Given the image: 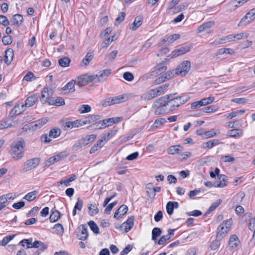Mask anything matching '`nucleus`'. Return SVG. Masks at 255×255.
<instances>
[{"instance_id":"1","label":"nucleus","mask_w":255,"mask_h":255,"mask_svg":"<svg viewBox=\"0 0 255 255\" xmlns=\"http://www.w3.org/2000/svg\"><path fill=\"white\" fill-rule=\"evenodd\" d=\"M169 96L166 95L156 100L153 105V107L156 108L154 111L155 115H163L171 112L169 106Z\"/></svg>"},{"instance_id":"2","label":"nucleus","mask_w":255,"mask_h":255,"mask_svg":"<svg viewBox=\"0 0 255 255\" xmlns=\"http://www.w3.org/2000/svg\"><path fill=\"white\" fill-rule=\"evenodd\" d=\"M24 146L25 142L22 138H19L12 142L11 145V155L13 158L19 160L23 156Z\"/></svg>"},{"instance_id":"3","label":"nucleus","mask_w":255,"mask_h":255,"mask_svg":"<svg viewBox=\"0 0 255 255\" xmlns=\"http://www.w3.org/2000/svg\"><path fill=\"white\" fill-rule=\"evenodd\" d=\"M175 94L167 95V96L170 97L169 102L171 111L176 110V108L185 103L189 99V97L188 96L183 95L179 97H175Z\"/></svg>"},{"instance_id":"4","label":"nucleus","mask_w":255,"mask_h":255,"mask_svg":"<svg viewBox=\"0 0 255 255\" xmlns=\"http://www.w3.org/2000/svg\"><path fill=\"white\" fill-rule=\"evenodd\" d=\"M40 163V159L38 157L27 160L22 166V172H27L36 168Z\"/></svg>"},{"instance_id":"5","label":"nucleus","mask_w":255,"mask_h":255,"mask_svg":"<svg viewBox=\"0 0 255 255\" xmlns=\"http://www.w3.org/2000/svg\"><path fill=\"white\" fill-rule=\"evenodd\" d=\"M191 68V63L188 60L183 61L176 68L177 75L185 76Z\"/></svg>"},{"instance_id":"6","label":"nucleus","mask_w":255,"mask_h":255,"mask_svg":"<svg viewBox=\"0 0 255 255\" xmlns=\"http://www.w3.org/2000/svg\"><path fill=\"white\" fill-rule=\"evenodd\" d=\"M134 224V217L133 216L129 217L127 220L121 225H117L116 228L120 229L121 231L124 230V232L128 233L129 232Z\"/></svg>"},{"instance_id":"7","label":"nucleus","mask_w":255,"mask_h":255,"mask_svg":"<svg viewBox=\"0 0 255 255\" xmlns=\"http://www.w3.org/2000/svg\"><path fill=\"white\" fill-rule=\"evenodd\" d=\"M117 129L114 128L113 129L109 130L107 133L104 134L101 138L97 141V145L102 147L111 138H112L117 131Z\"/></svg>"},{"instance_id":"8","label":"nucleus","mask_w":255,"mask_h":255,"mask_svg":"<svg viewBox=\"0 0 255 255\" xmlns=\"http://www.w3.org/2000/svg\"><path fill=\"white\" fill-rule=\"evenodd\" d=\"M215 100L213 97H209L206 98L201 99L200 101L193 102L190 107L191 109H195L203 106H206L213 103Z\"/></svg>"},{"instance_id":"9","label":"nucleus","mask_w":255,"mask_h":255,"mask_svg":"<svg viewBox=\"0 0 255 255\" xmlns=\"http://www.w3.org/2000/svg\"><path fill=\"white\" fill-rule=\"evenodd\" d=\"M190 46L188 45H182L173 51L172 53L167 56V57L169 59H172L179 55L185 54L190 51Z\"/></svg>"},{"instance_id":"10","label":"nucleus","mask_w":255,"mask_h":255,"mask_svg":"<svg viewBox=\"0 0 255 255\" xmlns=\"http://www.w3.org/2000/svg\"><path fill=\"white\" fill-rule=\"evenodd\" d=\"M95 76L92 75L84 74L77 78L76 84L79 87H82L94 80Z\"/></svg>"},{"instance_id":"11","label":"nucleus","mask_w":255,"mask_h":255,"mask_svg":"<svg viewBox=\"0 0 255 255\" xmlns=\"http://www.w3.org/2000/svg\"><path fill=\"white\" fill-rule=\"evenodd\" d=\"M111 73V70L110 69H106L100 71L97 74L93 75V76H95L94 80L97 82H100L105 80Z\"/></svg>"},{"instance_id":"12","label":"nucleus","mask_w":255,"mask_h":255,"mask_svg":"<svg viewBox=\"0 0 255 255\" xmlns=\"http://www.w3.org/2000/svg\"><path fill=\"white\" fill-rule=\"evenodd\" d=\"M53 94V90L49 88L45 87L41 92L40 101L43 103H48V100Z\"/></svg>"},{"instance_id":"13","label":"nucleus","mask_w":255,"mask_h":255,"mask_svg":"<svg viewBox=\"0 0 255 255\" xmlns=\"http://www.w3.org/2000/svg\"><path fill=\"white\" fill-rule=\"evenodd\" d=\"M156 89H153L148 91L141 96V99L147 101L159 96Z\"/></svg>"},{"instance_id":"14","label":"nucleus","mask_w":255,"mask_h":255,"mask_svg":"<svg viewBox=\"0 0 255 255\" xmlns=\"http://www.w3.org/2000/svg\"><path fill=\"white\" fill-rule=\"evenodd\" d=\"M48 121V119L45 118L37 120L30 124V128L34 130H37L44 125Z\"/></svg>"},{"instance_id":"15","label":"nucleus","mask_w":255,"mask_h":255,"mask_svg":"<svg viewBox=\"0 0 255 255\" xmlns=\"http://www.w3.org/2000/svg\"><path fill=\"white\" fill-rule=\"evenodd\" d=\"M76 84V81L71 80L61 89V92L63 94L74 92L75 91V85Z\"/></svg>"},{"instance_id":"16","label":"nucleus","mask_w":255,"mask_h":255,"mask_svg":"<svg viewBox=\"0 0 255 255\" xmlns=\"http://www.w3.org/2000/svg\"><path fill=\"white\" fill-rule=\"evenodd\" d=\"M143 16L138 15L135 17L134 21L129 25V29L131 30H136L142 23Z\"/></svg>"},{"instance_id":"17","label":"nucleus","mask_w":255,"mask_h":255,"mask_svg":"<svg viewBox=\"0 0 255 255\" xmlns=\"http://www.w3.org/2000/svg\"><path fill=\"white\" fill-rule=\"evenodd\" d=\"M128 211V207L126 205H122L115 213L114 217L119 219L123 215L126 214Z\"/></svg>"},{"instance_id":"18","label":"nucleus","mask_w":255,"mask_h":255,"mask_svg":"<svg viewBox=\"0 0 255 255\" xmlns=\"http://www.w3.org/2000/svg\"><path fill=\"white\" fill-rule=\"evenodd\" d=\"M228 232L224 227V224H221L217 229L216 237L217 239H222Z\"/></svg>"},{"instance_id":"19","label":"nucleus","mask_w":255,"mask_h":255,"mask_svg":"<svg viewBox=\"0 0 255 255\" xmlns=\"http://www.w3.org/2000/svg\"><path fill=\"white\" fill-rule=\"evenodd\" d=\"M13 57V51L11 48H8L5 51L4 61L7 64L9 65L12 60Z\"/></svg>"},{"instance_id":"20","label":"nucleus","mask_w":255,"mask_h":255,"mask_svg":"<svg viewBox=\"0 0 255 255\" xmlns=\"http://www.w3.org/2000/svg\"><path fill=\"white\" fill-rule=\"evenodd\" d=\"M48 104L49 105H54L56 106H60L65 105V101L63 98L61 97H56L55 99H53L48 101Z\"/></svg>"},{"instance_id":"21","label":"nucleus","mask_w":255,"mask_h":255,"mask_svg":"<svg viewBox=\"0 0 255 255\" xmlns=\"http://www.w3.org/2000/svg\"><path fill=\"white\" fill-rule=\"evenodd\" d=\"M93 58V52L91 51H89L87 53L86 56L83 59L82 62L80 64V65L82 67L88 66Z\"/></svg>"},{"instance_id":"22","label":"nucleus","mask_w":255,"mask_h":255,"mask_svg":"<svg viewBox=\"0 0 255 255\" xmlns=\"http://www.w3.org/2000/svg\"><path fill=\"white\" fill-rule=\"evenodd\" d=\"M128 96L127 94L121 95L112 98L113 104H117L124 102L128 100Z\"/></svg>"},{"instance_id":"23","label":"nucleus","mask_w":255,"mask_h":255,"mask_svg":"<svg viewBox=\"0 0 255 255\" xmlns=\"http://www.w3.org/2000/svg\"><path fill=\"white\" fill-rule=\"evenodd\" d=\"M23 22V17L22 15L16 14L13 15L12 18L11 19V22L12 24L18 27Z\"/></svg>"},{"instance_id":"24","label":"nucleus","mask_w":255,"mask_h":255,"mask_svg":"<svg viewBox=\"0 0 255 255\" xmlns=\"http://www.w3.org/2000/svg\"><path fill=\"white\" fill-rule=\"evenodd\" d=\"M239 243L240 241L236 235H233L230 237L229 239V246L230 248L232 249H236L238 246Z\"/></svg>"},{"instance_id":"25","label":"nucleus","mask_w":255,"mask_h":255,"mask_svg":"<svg viewBox=\"0 0 255 255\" xmlns=\"http://www.w3.org/2000/svg\"><path fill=\"white\" fill-rule=\"evenodd\" d=\"M79 228L81 231L79 239L80 240H86L88 237V229L86 225H82L79 227Z\"/></svg>"},{"instance_id":"26","label":"nucleus","mask_w":255,"mask_h":255,"mask_svg":"<svg viewBox=\"0 0 255 255\" xmlns=\"http://www.w3.org/2000/svg\"><path fill=\"white\" fill-rule=\"evenodd\" d=\"M182 147L180 145H172L169 147L168 152L170 154L174 155L175 154L180 153V152L182 150Z\"/></svg>"},{"instance_id":"27","label":"nucleus","mask_w":255,"mask_h":255,"mask_svg":"<svg viewBox=\"0 0 255 255\" xmlns=\"http://www.w3.org/2000/svg\"><path fill=\"white\" fill-rule=\"evenodd\" d=\"M37 97L36 95H33L28 97L25 100L24 107H30L32 106L35 102L37 101Z\"/></svg>"},{"instance_id":"28","label":"nucleus","mask_w":255,"mask_h":255,"mask_svg":"<svg viewBox=\"0 0 255 255\" xmlns=\"http://www.w3.org/2000/svg\"><path fill=\"white\" fill-rule=\"evenodd\" d=\"M25 111L24 105L23 104L20 105H17L14 107L11 111L10 113V114L12 115H19L23 113Z\"/></svg>"},{"instance_id":"29","label":"nucleus","mask_w":255,"mask_h":255,"mask_svg":"<svg viewBox=\"0 0 255 255\" xmlns=\"http://www.w3.org/2000/svg\"><path fill=\"white\" fill-rule=\"evenodd\" d=\"M243 134V131L240 129H233L228 131V135L230 137H240Z\"/></svg>"},{"instance_id":"30","label":"nucleus","mask_w":255,"mask_h":255,"mask_svg":"<svg viewBox=\"0 0 255 255\" xmlns=\"http://www.w3.org/2000/svg\"><path fill=\"white\" fill-rule=\"evenodd\" d=\"M60 213L56 210L52 209L51 210V213L49 217V220L51 222H55L60 218Z\"/></svg>"},{"instance_id":"31","label":"nucleus","mask_w":255,"mask_h":255,"mask_svg":"<svg viewBox=\"0 0 255 255\" xmlns=\"http://www.w3.org/2000/svg\"><path fill=\"white\" fill-rule=\"evenodd\" d=\"M245 196V194L244 192H240L237 193L236 195H235L232 198V202L233 204H239L240 203L244 198Z\"/></svg>"},{"instance_id":"32","label":"nucleus","mask_w":255,"mask_h":255,"mask_svg":"<svg viewBox=\"0 0 255 255\" xmlns=\"http://www.w3.org/2000/svg\"><path fill=\"white\" fill-rule=\"evenodd\" d=\"M86 145L85 140H83V138H82L74 143L72 147V149L73 151H77Z\"/></svg>"},{"instance_id":"33","label":"nucleus","mask_w":255,"mask_h":255,"mask_svg":"<svg viewBox=\"0 0 255 255\" xmlns=\"http://www.w3.org/2000/svg\"><path fill=\"white\" fill-rule=\"evenodd\" d=\"M86 145L85 140H83V138H82L74 143L72 147V149L73 151H77Z\"/></svg>"},{"instance_id":"34","label":"nucleus","mask_w":255,"mask_h":255,"mask_svg":"<svg viewBox=\"0 0 255 255\" xmlns=\"http://www.w3.org/2000/svg\"><path fill=\"white\" fill-rule=\"evenodd\" d=\"M86 145L85 140H83V138H82L74 143L72 147V149L73 151H77Z\"/></svg>"},{"instance_id":"35","label":"nucleus","mask_w":255,"mask_h":255,"mask_svg":"<svg viewBox=\"0 0 255 255\" xmlns=\"http://www.w3.org/2000/svg\"><path fill=\"white\" fill-rule=\"evenodd\" d=\"M88 210L89 211V215L91 216H94L99 213V209L95 203L90 204L88 206Z\"/></svg>"},{"instance_id":"36","label":"nucleus","mask_w":255,"mask_h":255,"mask_svg":"<svg viewBox=\"0 0 255 255\" xmlns=\"http://www.w3.org/2000/svg\"><path fill=\"white\" fill-rule=\"evenodd\" d=\"M162 231L159 228H154L152 231V240H153L155 243H157V237L160 236Z\"/></svg>"},{"instance_id":"37","label":"nucleus","mask_w":255,"mask_h":255,"mask_svg":"<svg viewBox=\"0 0 255 255\" xmlns=\"http://www.w3.org/2000/svg\"><path fill=\"white\" fill-rule=\"evenodd\" d=\"M71 62L70 59L67 57H64L59 59L58 63L59 65L63 67H66L69 66Z\"/></svg>"},{"instance_id":"38","label":"nucleus","mask_w":255,"mask_h":255,"mask_svg":"<svg viewBox=\"0 0 255 255\" xmlns=\"http://www.w3.org/2000/svg\"><path fill=\"white\" fill-rule=\"evenodd\" d=\"M37 193L38 192L36 190L29 192L25 195L23 199L29 202L32 201L36 198Z\"/></svg>"},{"instance_id":"39","label":"nucleus","mask_w":255,"mask_h":255,"mask_svg":"<svg viewBox=\"0 0 255 255\" xmlns=\"http://www.w3.org/2000/svg\"><path fill=\"white\" fill-rule=\"evenodd\" d=\"M180 37V35L179 34H174L168 36H166L164 39V41L165 42H168L169 43H172L174 42L176 40L179 39Z\"/></svg>"},{"instance_id":"40","label":"nucleus","mask_w":255,"mask_h":255,"mask_svg":"<svg viewBox=\"0 0 255 255\" xmlns=\"http://www.w3.org/2000/svg\"><path fill=\"white\" fill-rule=\"evenodd\" d=\"M61 134V130L59 128H52L49 132V137L51 138H56Z\"/></svg>"},{"instance_id":"41","label":"nucleus","mask_w":255,"mask_h":255,"mask_svg":"<svg viewBox=\"0 0 255 255\" xmlns=\"http://www.w3.org/2000/svg\"><path fill=\"white\" fill-rule=\"evenodd\" d=\"M255 18V8L251 9L244 16V19H248L250 22Z\"/></svg>"},{"instance_id":"42","label":"nucleus","mask_w":255,"mask_h":255,"mask_svg":"<svg viewBox=\"0 0 255 255\" xmlns=\"http://www.w3.org/2000/svg\"><path fill=\"white\" fill-rule=\"evenodd\" d=\"M91 107L88 105H82L78 109V112L80 114H84L90 112Z\"/></svg>"},{"instance_id":"43","label":"nucleus","mask_w":255,"mask_h":255,"mask_svg":"<svg viewBox=\"0 0 255 255\" xmlns=\"http://www.w3.org/2000/svg\"><path fill=\"white\" fill-rule=\"evenodd\" d=\"M222 202V200L218 199L214 202L207 211L206 214L210 213L214 211L221 204Z\"/></svg>"},{"instance_id":"44","label":"nucleus","mask_w":255,"mask_h":255,"mask_svg":"<svg viewBox=\"0 0 255 255\" xmlns=\"http://www.w3.org/2000/svg\"><path fill=\"white\" fill-rule=\"evenodd\" d=\"M15 236V235H13L5 237L2 241H0V246H5Z\"/></svg>"},{"instance_id":"45","label":"nucleus","mask_w":255,"mask_h":255,"mask_svg":"<svg viewBox=\"0 0 255 255\" xmlns=\"http://www.w3.org/2000/svg\"><path fill=\"white\" fill-rule=\"evenodd\" d=\"M88 225L89 226L91 230L96 234L99 233V229L96 224L93 221H90L88 222Z\"/></svg>"},{"instance_id":"46","label":"nucleus","mask_w":255,"mask_h":255,"mask_svg":"<svg viewBox=\"0 0 255 255\" xmlns=\"http://www.w3.org/2000/svg\"><path fill=\"white\" fill-rule=\"evenodd\" d=\"M192 155L191 152L188 151L184 153H179L178 156V158L181 161L186 160L188 158L190 157Z\"/></svg>"},{"instance_id":"47","label":"nucleus","mask_w":255,"mask_h":255,"mask_svg":"<svg viewBox=\"0 0 255 255\" xmlns=\"http://www.w3.org/2000/svg\"><path fill=\"white\" fill-rule=\"evenodd\" d=\"M59 161V158H57V155H55L52 157H50L47 161L45 162V165L47 166H49L51 164H54L55 162Z\"/></svg>"},{"instance_id":"48","label":"nucleus","mask_w":255,"mask_h":255,"mask_svg":"<svg viewBox=\"0 0 255 255\" xmlns=\"http://www.w3.org/2000/svg\"><path fill=\"white\" fill-rule=\"evenodd\" d=\"M218 108L215 106H211L204 107L202 109V111L206 113H212L217 111Z\"/></svg>"},{"instance_id":"49","label":"nucleus","mask_w":255,"mask_h":255,"mask_svg":"<svg viewBox=\"0 0 255 255\" xmlns=\"http://www.w3.org/2000/svg\"><path fill=\"white\" fill-rule=\"evenodd\" d=\"M32 239L30 238L28 239H23L19 242L22 247H24L25 245H26L27 249L31 248Z\"/></svg>"},{"instance_id":"50","label":"nucleus","mask_w":255,"mask_h":255,"mask_svg":"<svg viewBox=\"0 0 255 255\" xmlns=\"http://www.w3.org/2000/svg\"><path fill=\"white\" fill-rule=\"evenodd\" d=\"M96 134H93L89 135H87L85 137H83V140H85L86 145H88L90 142L93 141L96 138Z\"/></svg>"},{"instance_id":"51","label":"nucleus","mask_w":255,"mask_h":255,"mask_svg":"<svg viewBox=\"0 0 255 255\" xmlns=\"http://www.w3.org/2000/svg\"><path fill=\"white\" fill-rule=\"evenodd\" d=\"M102 121L104 128L112 126L114 124V118L105 119Z\"/></svg>"},{"instance_id":"52","label":"nucleus","mask_w":255,"mask_h":255,"mask_svg":"<svg viewBox=\"0 0 255 255\" xmlns=\"http://www.w3.org/2000/svg\"><path fill=\"white\" fill-rule=\"evenodd\" d=\"M112 98L105 99L101 102V105L103 107H106L109 106L113 105Z\"/></svg>"},{"instance_id":"53","label":"nucleus","mask_w":255,"mask_h":255,"mask_svg":"<svg viewBox=\"0 0 255 255\" xmlns=\"http://www.w3.org/2000/svg\"><path fill=\"white\" fill-rule=\"evenodd\" d=\"M222 239H217L214 241L210 245V248L212 250H215L217 249L220 245V241Z\"/></svg>"},{"instance_id":"54","label":"nucleus","mask_w":255,"mask_h":255,"mask_svg":"<svg viewBox=\"0 0 255 255\" xmlns=\"http://www.w3.org/2000/svg\"><path fill=\"white\" fill-rule=\"evenodd\" d=\"M126 14L124 12L120 13L118 17L116 19L115 21V25H118L121 23L125 19Z\"/></svg>"},{"instance_id":"55","label":"nucleus","mask_w":255,"mask_h":255,"mask_svg":"<svg viewBox=\"0 0 255 255\" xmlns=\"http://www.w3.org/2000/svg\"><path fill=\"white\" fill-rule=\"evenodd\" d=\"M173 202L171 201L168 202L166 204V211L168 215H171L173 213L174 207L173 206Z\"/></svg>"},{"instance_id":"56","label":"nucleus","mask_w":255,"mask_h":255,"mask_svg":"<svg viewBox=\"0 0 255 255\" xmlns=\"http://www.w3.org/2000/svg\"><path fill=\"white\" fill-rule=\"evenodd\" d=\"M167 70V67L163 64L157 65L155 72L156 74H160Z\"/></svg>"},{"instance_id":"57","label":"nucleus","mask_w":255,"mask_h":255,"mask_svg":"<svg viewBox=\"0 0 255 255\" xmlns=\"http://www.w3.org/2000/svg\"><path fill=\"white\" fill-rule=\"evenodd\" d=\"M36 79L33 73L31 72H28L24 77L23 80L26 81H31Z\"/></svg>"},{"instance_id":"58","label":"nucleus","mask_w":255,"mask_h":255,"mask_svg":"<svg viewBox=\"0 0 255 255\" xmlns=\"http://www.w3.org/2000/svg\"><path fill=\"white\" fill-rule=\"evenodd\" d=\"M2 41L4 45H9L12 43V39L10 36H4L2 38Z\"/></svg>"},{"instance_id":"59","label":"nucleus","mask_w":255,"mask_h":255,"mask_svg":"<svg viewBox=\"0 0 255 255\" xmlns=\"http://www.w3.org/2000/svg\"><path fill=\"white\" fill-rule=\"evenodd\" d=\"M123 77L128 81H131L134 78L133 74L129 72H125L123 74Z\"/></svg>"},{"instance_id":"60","label":"nucleus","mask_w":255,"mask_h":255,"mask_svg":"<svg viewBox=\"0 0 255 255\" xmlns=\"http://www.w3.org/2000/svg\"><path fill=\"white\" fill-rule=\"evenodd\" d=\"M219 140L218 139H214L213 140H210L208 142H206L205 144L206 145V147L208 148H211L214 146L218 144Z\"/></svg>"},{"instance_id":"61","label":"nucleus","mask_w":255,"mask_h":255,"mask_svg":"<svg viewBox=\"0 0 255 255\" xmlns=\"http://www.w3.org/2000/svg\"><path fill=\"white\" fill-rule=\"evenodd\" d=\"M118 204L117 201H114L109 204L105 210V213L109 214L115 206Z\"/></svg>"},{"instance_id":"62","label":"nucleus","mask_w":255,"mask_h":255,"mask_svg":"<svg viewBox=\"0 0 255 255\" xmlns=\"http://www.w3.org/2000/svg\"><path fill=\"white\" fill-rule=\"evenodd\" d=\"M226 40L225 37L222 38H220L219 39H216L214 41L211 43V45H218L221 44L226 43Z\"/></svg>"},{"instance_id":"63","label":"nucleus","mask_w":255,"mask_h":255,"mask_svg":"<svg viewBox=\"0 0 255 255\" xmlns=\"http://www.w3.org/2000/svg\"><path fill=\"white\" fill-rule=\"evenodd\" d=\"M0 24L3 26H7L9 25V22L5 16L0 15Z\"/></svg>"},{"instance_id":"64","label":"nucleus","mask_w":255,"mask_h":255,"mask_svg":"<svg viewBox=\"0 0 255 255\" xmlns=\"http://www.w3.org/2000/svg\"><path fill=\"white\" fill-rule=\"evenodd\" d=\"M83 205V200L81 198H78L77 199V202H76V203L74 206V208H75V209L78 210L79 211H81L82 210Z\"/></svg>"}]
</instances>
